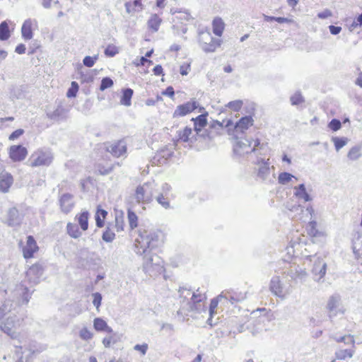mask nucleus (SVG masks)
Returning a JSON list of instances; mask_svg holds the SVG:
<instances>
[{
	"label": "nucleus",
	"instance_id": "1",
	"mask_svg": "<svg viewBox=\"0 0 362 362\" xmlns=\"http://www.w3.org/2000/svg\"><path fill=\"white\" fill-rule=\"evenodd\" d=\"M163 234L159 230H146L140 228L139 235L135 239L134 251L144 255L143 270L151 276H157L164 271L163 261L152 250L163 243Z\"/></svg>",
	"mask_w": 362,
	"mask_h": 362
},
{
	"label": "nucleus",
	"instance_id": "2",
	"mask_svg": "<svg viewBox=\"0 0 362 362\" xmlns=\"http://www.w3.org/2000/svg\"><path fill=\"white\" fill-rule=\"evenodd\" d=\"M180 300V308L177 310L178 315H188L189 313H201L205 311L204 302L206 300L205 293L197 289L196 292H191L187 287H180L178 290Z\"/></svg>",
	"mask_w": 362,
	"mask_h": 362
},
{
	"label": "nucleus",
	"instance_id": "3",
	"mask_svg": "<svg viewBox=\"0 0 362 362\" xmlns=\"http://www.w3.org/2000/svg\"><path fill=\"white\" fill-rule=\"evenodd\" d=\"M54 160V153L49 148H40L35 151L28 159L32 168L48 167Z\"/></svg>",
	"mask_w": 362,
	"mask_h": 362
},
{
	"label": "nucleus",
	"instance_id": "4",
	"mask_svg": "<svg viewBox=\"0 0 362 362\" xmlns=\"http://www.w3.org/2000/svg\"><path fill=\"white\" fill-rule=\"evenodd\" d=\"M252 141L248 139H240L235 142L233 146V153L236 156L241 157L245 154L255 152L257 150V147L262 148L263 144H260L259 139L254 141V145L252 147Z\"/></svg>",
	"mask_w": 362,
	"mask_h": 362
},
{
	"label": "nucleus",
	"instance_id": "5",
	"mask_svg": "<svg viewBox=\"0 0 362 362\" xmlns=\"http://www.w3.org/2000/svg\"><path fill=\"white\" fill-rule=\"evenodd\" d=\"M154 182H147L139 185L135 190V199L138 203H149L153 200Z\"/></svg>",
	"mask_w": 362,
	"mask_h": 362
},
{
	"label": "nucleus",
	"instance_id": "6",
	"mask_svg": "<svg viewBox=\"0 0 362 362\" xmlns=\"http://www.w3.org/2000/svg\"><path fill=\"white\" fill-rule=\"evenodd\" d=\"M305 259L313 262L312 273L315 276V281L322 279L327 272V263L317 254L305 256Z\"/></svg>",
	"mask_w": 362,
	"mask_h": 362
},
{
	"label": "nucleus",
	"instance_id": "7",
	"mask_svg": "<svg viewBox=\"0 0 362 362\" xmlns=\"http://www.w3.org/2000/svg\"><path fill=\"white\" fill-rule=\"evenodd\" d=\"M21 326V320L16 315L9 316L0 325V329L2 332L11 337L12 339H16L18 337V329Z\"/></svg>",
	"mask_w": 362,
	"mask_h": 362
},
{
	"label": "nucleus",
	"instance_id": "8",
	"mask_svg": "<svg viewBox=\"0 0 362 362\" xmlns=\"http://www.w3.org/2000/svg\"><path fill=\"white\" fill-rule=\"evenodd\" d=\"M326 309L328 311V317L331 321L339 313L344 314V310L341 305V296L337 293L332 295L327 300Z\"/></svg>",
	"mask_w": 362,
	"mask_h": 362
},
{
	"label": "nucleus",
	"instance_id": "9",
	"mask_svg": "<svg viewBox=\"0 0 362 362\" xmlns=\"http://www.w3.org/2000/svg\"><path fill=\"white\" fill-rule=\"evenodd\" d=\"M68 112L69 109L64 107L61 103H59L56 107H47L46 110L47 117L54 121L66 119Z\"/></svg>",
	"mask_w": 362,
	"mask_h": 362
},
{
	"label": "nucleus",
	"instance_id": "10",
	"mask_svg": "<svg viewBox=\"0 0 362 362\" xmlns=\"http://www.w3.org/2000/svg\"><path fill=\"white\" fill-rule=\"evenodd\" d=\"M106 151L113 156L119 158L127 153V144L124 140H119L105 146Z\"/></svg>",
	"mask_w": 362,
	"mask_h": 362
},
{
	"label": "nucleus",
	"instance_id": "11",
	"mask_svg": "<svg viewBox=\"0 0 362 362\" xmlns=\"http://www.w3.org/2000/svg\"><path fill=\"white\" fill-rule=\"evenodd\" d=\"M270 291L276 297L284 299L286 294L284 292V285L279 276H274L272 278L269 283Z\"/></svg>",
	"mask_w": 362,
	"mask_h": 362
},
{
	"label": "nucleus",
	"instance_id": "12",
	"mask_svg": "<svg viewBox=\"0 0 362 362\" xmlns=\"http://www.w3.org/2000/svg\"><path fill=\"white\" fill-rule=\"evenodd\" d=\"M198 107V104L196 101H189L182 105H180L175 109L173 117H183L190 113Z\"/></svg>",
	"mask_w": 362,
	"mask_h": 362
},
{
	"label": "nucleus",
	"instance_id": "13",
	"mask_svg": "<svg viewBox=\"0 0 362 362\" xmlns=\"http://www.w3.org/2000/svg\"><path fill=\"white\" fill-rule=\"evenodd\" d=\"M27 154V148L21 145H13L10 147L9 156L15 162L24 160Z\"/></svg>",
	"mask_w": 362,
	"mask_h": 362
},
{
	"label": "nucleus",
	"instance_id": "14",
	"mask_svg": "<svg viewBox=\"0 0 362 362\" xmlns=\"http://www.w3.org/2000/svg\"><path fill=\"white\" fill-rule=\"evenodd\" d=\"M59 203L61 211L67 214L74 206V196L69 193L63 194L59 199Z\"/></svg>",
	"mask_w": 362,
	"mask_h": 362
},
{
	"label": "nucleus",
	"instance_id": "15",
	"mask_svg": "<svg viewBox=\"0 0 362 362\" xmlns=\"http://www.w3.org/2000/svg\"><path fill=\"white\" fill-rule=\"evenodd\" d=\"M39 247L34 238L32 235L27 237L26 245L23 247V257L25 259H30L33 257L35 252Z\"/></svg>",
	"mask_w": 362,
	"mask_h": 362
},
{
	"label": "nucleus",
	"instance_id": "16",
	"mask_svg": "<svg viewBox=\"0 0 362 362\" xmlns=\"http://www.w3.org/2000/svg\"><path fill=\"white\" fill-rule=\"evenodd\" d=\"M43 274V269L40 265L34 264L26 272V277L30 283L37 284Z\"/></svg>",
	"mask_w": 362,
	"mask_h": 362
},
{
	"label": "nucleus",
	"instance_id": "17",
	"mask_svg": "<svg viewBox=\"0 0 362 362\" xmlns=\"http://www.w3.org/2000/svg\"><path fill=\"white\" fill-rule=\"evenodd\" d=\"M23 221V216L20 214L16 207H12L7 212L6 223L9 226H19Z\"/></svg>",
	"mask_w": 362,
	"mask_h": 362
},
{
	"label": "nucleus",
	"instance_id": "18",
	"mask_svg": "<svg viewBox=\"0 0 362 362\" xmlns=\"http://www.w3.org/2000/svg\"><path fill=\"white\" fill-rule=\"evenodd\" d=\"M88 92H66V96L68 98H80L81 100H85L83 105V111L87 112L90 110L92 107L93 101L88 98Z\"/></svg>",
	"mask_w": 362,
	"mask_h": 362
},
{
	"label": "nucleus",
	"instance_id": "19",
	"mask_svg": "<svg viewBox=\"0 0 362 362\" xmlns=\"http://www.w3.org/2000/svg\"><path fill=\"white\" fill-rule=\"evenodd\" d=\"M37 22L35 19L28 18L25 20L21 28L22 36L25 40H30L33 37V27L37 26Z\"/></svg>",
	"mask_w": 362,
	"mask_h": 362
},
{
	"label": "nucleus",
	"instance_id": "20",
	"mask_svg": "<svg viewBox=\"0 0 362 362\" xmlns=\"http://www.w3.org/2000/svg\"><path fill=\"white\" fill-rule=\"evenodd\" d=\"M254 120L251 115L241 117L234 125V129L237 133H243L250 127L253 125Z\"/></svg>",
	"mask_w": 362,
	"mask_h": 362
},
{
	"label": "nucleus",
	"instance_id": "21",
	"mask_svg": "<svg viewBox=\"0 0 362 362\" xmlns=\"http://www.w3.org/2000/svg\"><path fill=\"white\" fill-rule=\"evenodd\" d=\"M13 182V179L10 173L2 172L0 174V191L4 193L8 192Z\"/></svg>",
	"mask_w": 362,
	"mask_h": 362
},
{
	"label": "nucleus",
	"instance_id": "22",
	"mask_svg": "<svg viewBox=\"0 0 362 362\" xmlns=\"http://www.w3.org/2000/svg\"><path fill=\"white\" fill-rule=\"evenodd\" d=\"M293 195L298 199H303L304 202H310L312 197L308 193L305 186L303 183L294 187Z\"/></svg>",
	"mask_w": 362,
	"mask_h": 362
},
{
	"label": "nucleus",
	"instance_id": "23",
	"mask_svg": "<svg viewBox=\"0 0 362 362\" xmlns=\"http://www.w3.org/2000/svg\"><path fill=\"white\" fill-rule=\"evenodd\" d=\"M126 11L131 15L136 13H139L143 11L144 5L141 0H134L133 1H128L124 4Z\"/></svg>",
	"mask_w": 362,
	"mask_h": 362
},
{
	"label": "nucleus",
	"instance_id": "24",
	"mask_svg": "<svg viewBox=\"0 0 362 362\" xmlns=\"http://www.w3.org/2000/svg\"><path fill=\"white\" fill-rule=\"evenodd\" d=\"M179 140L189 144H194L197 141V136L192 134V129L186 127L182 131L178 133Z\"/></svg>",
	"mask_w": 362,
	"mask_h": 362
},
{
	"label": "nucleus",
	"instance_id": "25",
	"mask_svg": "<svg viewBox=\"0 0 362 362\" xmlns=\"http://www.w3.org/2000/svg\"><path fill=\"white\" fill-rule=\"evenodd\" d=\"M94 329L98 332H105L107 333H112V329L109 327L107 322L100 317H96L93 320Z\"/></svg>",
	"mask_w": 362,
	"mask_h": 362
},
{
	"label": "nucleus",
	"instance_id": "26",
	"mask_svg": "<svg viewBox=\"0 0 362 362\" xmlns=\"http://www.w3.org/2000/svg\"><path fill=\"white\" fill-rule=\"evenodd\" d=\"M317 221L315 220H310L307 226V230L309 235L314 238H320L325 235L323 231L319 230L317 228Z\"/></svg>",
	"mask_w": 362,
	"mask_h": 362
},
{
	"label": "nucleus",
	"instance_id": "27",
	"mask_svg": "<svg viewBox=\"0 0 362 362\" xmlns=\"http://www.w3.org/2000/svg\"><path fill=\"white\" fill-rule=\"evenodd\" d=\"M207 113L201 114L197 116L196 118H192V121L194 122V130L199 131L200 129L204 128L207 124Z\"/></svg>",
	"mask_w": 362,
	"mask_h": 362
},
{
	"label": "nucleus",
	"instance_id": "28",
	"mask_svg": "<svg viewBox=\"0 0 362 362\" xmlns=\"http://www.w3.org/2000/svg\"><path fill=\"white\" fill-rule=\"evenodd\" d=\"M221 40L214 38L213 42H207V44H203L200 47L206 53L214 52L221 46Z\"/></svg>",
	"mask_w": 362,
	"mask_h": 362
},
{
	"label": "nucleus",
	"instance_id": "29",
	"mask_svg": "<svg viewBox=\"0 0 362 362\" xmlns=\"http://www.w3.org/2000/svg\"><path fill=\"white\" fill-rule=\"evenodd\" d=\"M212 27H213V33L216 36L220 37L222 35L223 30H224L225 24L221 18L217 17L213 20Z\"/></svg>",
	"mask_w": 362,
	"mask_h": 362
},
{
	"label": "nucleus",
	"instance_id": "30",
	"mask_svg": "<svg viewBox=\"0 0 362 362\" xmlns=\"http://www.w3.org/2000/svg\"><path fill=\"white\" fill-rule=\"evenodd\" d=\"M162 19L156 13L152 14L148 21V27L153 32H157L159 29Z\"/></svg>",
	"mask_w": 362,
	"mask_h": 362
},
{
	"label": "nucleus",
	"instance_id": "31",
	"mask_svg": "<svg viewBox=\"0 0 362 362\" xmlns=\"http://www.w3.org/2000/svg\"><path fill=\"white\" fill-rule=\"evenodd\" d=\"M88 217L89 213L87 211H82L80 214L76 216L78 225L83 230H86L88 228Z\"/></svg>",
	"mask_w": 362,
	"mask_h": 362
},
{
	"label": "nucleus",
	"instance_id": "32",
	"mask_svg": "<svg viewBox=\"0 0 362 362\" xmlns=\"http://www.w3.org/2000/svg\"><path fill=\"white\" fill-rule=\"evenodd\" d=\"M247 329H251L252 335H255L262 329L260 319L249 320L247 323Z\"/></svg>",
	"mask_w": 362,
	"mask_h": 362
},
{
	"label": "nucleus",
	"instance_id": "33",
	"mask_svg": "<svg viewBox=\"0 0 362 362\" xmlns=\"http://www.w3.org/2000/svg\"><path fill=\"white\" fill-rule=\"evenodd\" d=\"M362 147L361 146H353L347 153V158L351 160H356L362 156Z\"/></svg>",
	"mask_w": 362,
	"mask_h": 362
},
{
	"label": "nucleus",
	"instance_id": "34",
	"mask_svg": "<svg viewBox=\"0 0 362 362\" xmlns=\"http://www.w3.org/2000/svg\"><path fill=\"white\" fill-rule=\"evenodd\" d=\"M290 101L292 105L299 107L300 108L304 107L305 99L304 97L300 94V92H296L290 98Z\"/></svg>",
	"mask_w": 362,
	"mask_h": 362
},
{
	"label": "nucleus",
	"instance_id": "35",
	"mask_svg": "<svg viewBox=\"0 0 362 362\" xmlns=\"http://www.w3.org/2000/svg\"><path fill=\"white\" fill-rule=\"evenodd\" d=\"M66 229L68 234L74 238H78L81 235V232L76 224L69 223Z\"/></svg>",
	"mask_w": 362,
	"mask_h": 362
},
{
	"label": "nucleus",
	"instance_id": "36",
	"mask_svg": "<svg viewBox=\"0 0 362 362\" xmlns=\"http://www.w3.org/2000/svg\"><path fill=\"white\" fill-rule=\"evenodd\" d=\"M214 37L211 35V33L207 31H202L199 33V45L200 47L203 45V44H207V42H213V39Z\"/></svg>",
	"mask_w": 362,
	"mask_h": 362
},
{
	"label": "nucleus",
	"instance_id": "37",
	"mask_svg": "<svg viewBox=\"0 0 362 362\" xmlns=\"http://www.w3.org/2000/svg\"><path fill=\"white\" fill-rule=\"evenodd\" d=\"M262 165L258 170L257 175L262 180H265L270 173L269 164L262 159Z\"/></svg>",
	"mask_w": 362,
	"mask_h": 362
},
{
	"label": "nucleus",
	"instance_id": "38",
	"mask_svg": "<svg viewBox=\"0 0 362 362\" xmlns=\"http://www.w3.org/2000/svg\"><path fill=\"white\" fill-rule=\"evenodd\" d=\"M127 218H128L129 227L131 228V229H134L138 226V216L130 209H128V211H127Z\"/></svg>",
	"mask_w": 362,
	"mask_h": 362
},
{
	"label": "nucleus",
	"instance_id": "39",
	"mask_svg": "<svg viewBox=\"0 0 362 362\" xmlns=\"http://www.w3.org/2000/svg\"><path fill=\"white\" fill-rule=\"evenodd\" d=\"M292 178L297 180V178L292 174L287 172H283L279 174L278 182L281 185H286L292 180Z\"/></svg>",
	"mask_w": 362,
	"mask_h": 362
},
{
	"label": "nucleus",
	"instance_id": "40",
	"mask_svg": "<svg viewBox=\"0 0 362 362\" xmlns=\"http://www.w3.org/2000/svg\"><path fill=\"white\" fill-rule=\"evenodd\" d=\"M156 199L157 202L165 209H168L170 208V202L168 200V196L165 195L163 193H160L156 197Z\"/></svg>",
	"mask_w": 362,
	"mask_h": 362
},
{
	"label": "nucleus",
	"instance_id": "41",
	"mask_svg": "<svg viewBox=\"0 0 362 362\" xmlns=\"http://www.w3.org/2000/svg\"><path fill=\"white\" fill-rule=\"evenodd\" d=\"M354 351L351 349H341L335 353L336 358L339 360H344L346 357L351 358Z\"/></svg>",
	"mask_w": 362,
	"mask_h": 362
},
{
	"label": "nucleus",
	"instance_id": "42",
	"mask_svg": "<svg viewBox=\"0 0 362 362\" xmlns=\"http://www.w3.org/2000/svg\"><path fill=\"white\" fill-rule=\"evenodd\" d=\"M195 132V134H194V136H197V141L198 140V138H202V139H212L214 136V134H212V132H209L208 129H200V132L199 131H194Z\"/></svg>",
	"mask_w": 362,
	"mask_h": 362
},
{
	"label": "nucleus",
	"instance_id": "43",
	"mask_svg": "<svg viewBox=\"0 0 362 362\" xmlns=\"http://www.w3.org/2000/svg\"><path fill=\"white\" fill-rule=\"evenodd\" d=\"M332 141L334 144V147L336 150L338 151L341 148H343L345 145H346L348 142V139L346 137H332Z\"/></svg>",
	"mask_w": 362,
	"mask_h": 362
},
{
	"label": "nucleus",
	"instance_id": "44",
	"mask_svg": "<svg viewBox=\"0 0 362 362\" xmlns=\"http://www.w3.org/2000/svg\"><path fill=\"white\" fill-rule=\"evenodd\" d=\"M10 37L8 26L6 22L4 21L0 24V40H6Z\"/></svg>",
	"mask_w": 362,
	"mask_h": 362
},
{
	"label": "nucleus",
	"instance_id": "45",
	"mask_svg": "<svg viewBox=\"0 0 362 362\" xmlns=\"http://www.w3.org/2000/svg\"><path fill=\"white\" fill-rule=\"evenodd\" d=\"M222 298H227V297H225L223 294H221L217 298L211 299L209 309V315L212 316L214 315L215 313V309L218 306V301L221 300Z\"/></svg>",
	"mask_w": 362,
	"mask_h": 362
},
{
	"label": "nucleus",
	"instance_id": "46",
	"mask_svg": "<svg viewBox=\"0 0 362 362\" xmlns=\"http://www.w3.org/2000/svg\"><path fill=\"white\" fill-rule=\"evenodd\" d=\"M115 238V234L112 232L110 228H107L106 230L103 232L102 238L106 243H112Z\"/></svg>",
	"mask_w": 362,
	"mask_h": 362
},
{
	"label": "nucleus",
	"instance_id": "47",
	"mask_svg": "<svg viewBox=\"0 0 362 362\" xmlns=\"http://www.w3.org/2000/svg\"><path fill=\"white\" fill-rule=\"evenodd\" d=\"M114 84L113 80L110 77H105L102 79L100 90H105L107 88H111Z\"/></svg>",
	"mask_w": 362,
	"mask_h": 362
},
{
	"label": "nucleus",
	"instance_id": "48",
	"mask_svg": "<svg viewBox=\"0 0 362 362\" xmlns=\"http://www.w3.org/2000/svg\"><path fill=\"white\" fill-rule=\"evenodd\" d=\"M123 95L121 98L120 103L125 106L131 105V99L134 92H122Z\"/></svg>",
	"mask_w": 362,
	"mask_h": 362
},
{
	"label": "nucleus",
	"instance_id": "49",
	"mask_svg": "<svg viewBox=\"0 0 362 362\" xmlns=\"http://www.w3.org/2000/svg\"><path fill=\"white\" fill-rule=\"evenodd\" d=\"M81 339L88 341L93 338V333L86 327L82 328L79 332Z\"/></svg>",
	"mask_w": 362,
	"mask_h": 362
},
{
	"label": "nucleus",
	"instance_id": "50",
	"mask_svg": "<svg viewBox=\"0 0 362 362\" xmlns=\"http://www.w3.org/2000/svg\"><path fill=\"white\" fill-rule=\"evenodd\" d=\"M242 105H243V101L240 100H233V101L229 102L226 105V107H228V108H230L234 111H238L242 107Z\"/></svg>",
	"mask_w": 362,
	"mask_h": 362
},
{
	"label": "nucleus",
	"instance_id": "51",
	"mask_svg": "<svg viewBox=\"0 0 362 362\" xmlns=\"http://www.w3.org/2000/svg\"><path fill=\"white\" fill-rule=\"evenodd\" d=\"M118 52V49L115 45H109L105 49V54L110 57H114Z\"/></svg>",
	"mask_w": 362,
	"mask_h": 362
},
{
	"label": "nucleus",
	"instance_id": "52",
	"mask_svg": "<svg viewBox=\"0 0 362 362\" xmlns=\"http://www.w3.org/2000/svg\"><path fill=\"white\" fill-rule=\"evenodd\" d=\"M97 59H98L97 55H95L94 57L86 56L84 57V59L83 60V65L87 67H89V68L92 67L95 64Z\"/></svg>",
	"mask_w": 362,
	"mask_h": 362
},
{
	"label": "nucleus",
	"instance_id": "53",
	"mask_svg": "<svg viewBox=\"0 0 362 362\" xmlns=\"http://www.w3.org/2000/svg\"><path fill=\"white\" fill-rule=\"evenodd\" d=\"M328 127L332 131L336 132L341 129V123L340 120H339L337 119H332L328 124Z\"/></svg>",
	"mask_w": 362,
	"mask_h": 362
},
{
	"label": "nucleus",
	"instance_id": "54",
	"mask_svg": "<svg viewBox=\"0 0 362 362\" xmlns=\"http://www.w3.org/2000/svg\"><path fill=\"white\" fill-rule=\"evenodd\" d=\"M177 13H178V15L176 16V18L180 20L189 21L190 20L193 19V18L191 16L190 13L188 11H178Z\"/></svg>",
	"mask_w": 362,
	"mask_h": 362
},
{
	"label": "nucleus",
	"instance_id": "55",
	"mask_svg": "<svg viewBox=\"0 0 362 362\" xmlns=\"http://www.w3.org/2000/svg\"><path fill=\"white\" fill-rule=\"evenodd\" d=\"M93 304L97 309H98L101 305L102 295L100 293L96 292L93 294Z\"/></svg>",
	"mask_w": 362,
	"mask_h": 362
},
{
	"label": "nucleus",
	"instance_id": "56",
	"mask_svg": "<svg viewBox=\"0 0 362 362\" xmlns=\"http://www.w3.org/2000/svg\"><path fill=\"white\" fill-rule=\"evenodd\" d=\"M112 169H113L112 166L108 167V168H105L104 166H102V165H99L98 166L97 170H98V173L100 175H106L110 174L112 172Z\"/></svg>",
	"mask_w": 362,
	"mask_h": 362
},
{
	"label": "nucleus",
	"instance_id": "57",
	"mask_svg": "<svg viewBox=\"0 0 362 362\" xmlns=\"http://www.w3.org/2000/svg\"><path fill=\"white\" fill-rule=\"evenodd\" d=\"M334 339L337 342H344V341H345L346 339H349L350 343L353 346H354V344H355L354 337L351 334L345 335V336L340 337H334Z\"/></svg>",
	"mask_w": 362,
	"mask_h": 362
},
{
	"label": "nucleus",
	"instance_id": "58",
	"mask_svg": "<svg viewBox=\"0 0 362 362\" xmlns=\"http://www.w3.org/2000/svg\"><path fill=\"white\" fill-rule=\"evenodd\" d=\"M148 346L146 343H144L142 344H136L134 346V349L138 351H140L142 355H145L147 352Z\"/></svg>",
	"mask_w": 362,
	"mask_h": 362
},
{
	"label": "nucleus",
	"instance_id": "59",
	"mask_svg": "<svg viewBox=\"0 0 362 362\" xmlns=\"http://www.w3.org/2000/svg\"><path fill=\"white\" fill-rule=\"evenodd\" d=\"M24 133V130L22 129H18L13 132L8 136L9 140L13 141L16 139H18L19 136L23 135Z\"/></svg>",
	"mask_w": 362,
	"mask_h": 362
},
{
	"label": "nucleus",
	"instance_id": "60",
	"mask_svg": "<svg viewBox=\"0 0 362 362\" xmlns=\"http://www.w3.org/2000/svg\"><path fill=\"white\" fill-rule=\"evenodd\" d=\"M331 16H332V12L327 8L317 13V17L320 19H326Z\"/></svg>",
	"mask_w": 362,
	"mask_h": 362
},
{
	"label": "nucleus",
	"instance_id": "61",
	"mask_svg": "<svg viewBox=\"0 0 362 362\" xmlns=\"http://www.w3.org/2000/svg\"><path fill=\"white\" fill-rule=\"evenodd\" d=\"M123 219L122 217H116L115 218V227L117 228V231L119 232L123 230Z\"/></svg>",
	"mask_w": 362,
	"mask_h": 362
},
{
	"label": "nucleus",
	"instance_id": "62",
	"mask_svg": "<svg viewBox=\"0 0 362 362\" xmlns=\"http://www.w3.org/2000/svg\"><path fill=\"white\" fill-rule=\"evenodd\" d=\"M274 21H276L279 23H293L294 21L291 18H284V17H274Z\"/></svg>",
	"mask_w": 362,
	"mask_h": 362
},
{
	"label": "nucleus",
	"instance_id": "63",
	"mask_svg": "<svg viewBox=\"0 0 362 362\" xmlns=\"http://www.w3.org/2000/svg\"><path fill=\"white\" fill-rule=\"evenodd\" d=\"M162 100V98L158 95H156V98H148L146 100V105L148 106L154 105L156 102Z\"/></svg>",
	"mask_w": 362,
	"mask_h": 362
},
{
	"label": "nucleus",
	"instance_id": "64",
	"mask_svg": "<svg viewBox=\"0 0 362 362\" xmlns=\"http://www.w3.org/2000/svg\"><path fill=\"white\" fill-rule=\"evenodd\" d=\"M329 30L332 35H337L341 31V27L331 25L329 26Z\"/></svg>",
	"mask_w": 362,
	"mask_h": 362
}]
</instances>
